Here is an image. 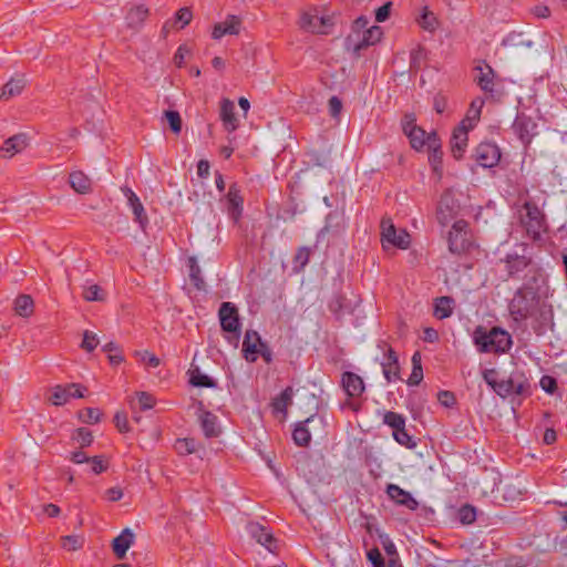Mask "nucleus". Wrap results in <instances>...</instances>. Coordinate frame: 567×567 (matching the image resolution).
Masks as SVG:
<instances>
[{"instance_id":"f257e3e1","label":"nucleus","mask_w":567,"mask_h":567,"mask_svg":"<svg viewBox=\"0 0 567 567\" xmlns=\"http://www.w3.org/2000/svg\"><path fill=\"white\" fill-rule=\"evenodd\" d=\"M474 344L477 347V350L483 353H505L512 347V337L511 334L498 328L494 327L491 330L478 326L473 333Z\"/></svg>"},{"instance_id":"f03ea898","label":"nucleus","mask_w":567,"mask_h":567,"mask_svg":"<svg viewBox=\"0 0 567 567\" xmlns=\"http://www.w3.org/2000/svg\"><path fill=\"white\" fill-rule=\"evenodd\" d=\"M532 289V284H524L508 305L509 313L516 321L529 318L538 303L539 297Z\"/></svg>"},{"instance_id":"7ed1b4c3","label":"nucleus","mask_w":567,"mask_h":567,"mask_svg":"<svg viewBox=\"0 0 567 567\" xmlns=\"http://www.w3.org/2000/svg\"><path fill=\"white\" fill-rule=\"evenodd\" d=\"M383 31L379 25L365 29L361 34H349L346 38L344 45L348 51H352L355 56L360 55L361 50L378 43L382 38Z\"/></svg>"},{"instance_id":"20e7f679","label":"nucleus","mask_w":567,"mask_h":567,"mask_svg":"<svg viewBox=\"0 0 567 567\" xmlns=\"http://www.w3.org/2000/svg\"><path fill=\"white\" fill-rule=\"evenodd\" d=\"M381 240L385 249L389 246L406 249L410 245V235L404 229L398 230L391 218L384 217L381 220Z\"/></svg>"},{"instance_id":"39448f33","label":"nucleus","mask_w":567,"mask_h":567,"mask_svg":"<svg viewBox=\"0 0 567 567\" xmlns=\"http://www.w3.org/2000/svg\"><path fill=\"white\" fill-rule=\"evenodd\" d=\"M218 317L220 327L224 331L230 333L237 343L240 337V322L237 307L229 301L220 305Z\"/></svg>"},{"instance_id":"423d86ee","label":"nucleus","mask_w":567,"mask_h":567,"mask_svg":"<svg viewBox=\"0 0 567 567\" xmlns=\"http://www.w3.org/2000/svg\"><path fill=\"white\" fill-rule=\"evenodd\" d=\"M299 25L302 30L311 33L328 34L333 25V21L332 18L319 16L317 10H312L301 14Z\"/></svg>"},{"instance_id":"0eeeda50","label":"nucleus","mask_w":567,"mask_h":567,"mask_svg":"<svg viewBox=\"0 0 567 567\" xmlns=\"http://www.w3.org/2000/svg\"><path fill=\"white\" fill-rule=\"evenodd\" d=\"M458 212L457 200L451 190H445L439 202L436 218L442 226L450 224Z\"/></svg>"},{"instance_id":"6e6552de","label":"nucleus","mask_w":567,"mask_h":567,"mask_svg":"<svg viewBox=\"0 0 567 567\" xmlns=\"http://www.w3.org/2000/svg\"><path fill=\"white\" fill-rule=\"evenodd\" d=\"M524 209L526 214L522 217V223L530 236L538 238L544 226V216L536 204L526 203Z\"/></svg>"},{"instance_id":"1a4fd4ad","label":"nucleus","mask_w":567,"mask_h":567,"mask_svg":"<svg viewBox=\"0 0 567 567\" xmlns=\"http://www.w3.org/2000/svg\"><path fill=\"white\" fill-rule=\"evenodd\" d=\"M313 424H319L321 426L323 424V419L317 414H312L305 421L298 422L295 425L292 431V440L296 445L300 447L309 446L311 442L310 425Z\"/></svg>"},{"instance_id":"9d476101","label":"nucleus","mask_w":567,"mask_h":567,"mask_svg":"<svg viewBox=\"0 0 567 567\" xmlns=\"http://www.w3.org/2000/svg\"><path fill=\"white\" fill-rule=\"evenodd\" d=\"M512 128L525 145L529 144L532 138L537 134L536 122L525 113L517 114Z\"/></svg>"},{"instance_id":"9b49d317","label":"nucleus","mask_w":567,"mask_h":567,"mask_svg":"<svg viewBox=\"0 0 567 567\" xmlns=\"http://www.w3.org/2000/svg\"><path fill=\"white\" fill-rule=\"evenodd\" d=\"M475 159L484 168H491L501 159L499 148L492 143H481L475 150Z\"/></svg>"},{"instance_id":"f8f14e48","label":"nucleus","mask_w":567,"mask_h":567,"mask_svg":"<svg viewBox=\"0 0 567 567\" xmlns=\"http://www.w3.org/2000/svg\"><path fill=\"white\" fill-rule=\"evenodd\" d=\"M121 190L127 199V205L132 209L134 220L140 225L142 230H145L148 225V217L138 196L128 186H123Z\"/></svg>"},{"instance_id":"ddd939ff","label":"nucleus","mask_w":567,"mask_h":567,"mask_svg":"<svg viewBox=\"0 0 567 567\" xmlns=\"http://www.w3.org/2000/svg\"><path fill=\"white\" fill-rule=\"evenodd\" d=\"M471 128L465 121H462L457 127L454 128L451 137V152L455 159H461L467 145V133Z\"/></svg>"},{"instance_id":"4468645a","label":"nucleus","mask_w":567,"mask_h":567,"mask_svg":"<svg viewBox=\"0 0 567 567\" xmlns=\"http://www.w3.org/2000/svg\"><path fill=\"white\" fill-rule=\"evenodd\" d=\"M504 381L506 382L507 389L509 390L511 394H517L523 396L530 394V383L524 372L514 371Z\"/></svg>"},{"instance_id":"2eb2a0df","label":"nucleus","mask_w":567,"mask_h":567,"mask_svg":"<svg viewBox=\"0 0 567 567\" xmlns=\"http://www.w3.org/2000/svg\"><path fill=\"white\" fill-rule=\"evenodd\" d=\"M202 408L203 404L199 403L198 421L204 435L207 439L217 437L220 434V426L218 424L217 416L209 411L203 410Z\"/></svg>"},{"instance_id":"dca6fc26","label":"nucleus","mask_w":567,"mask_h":567,"mask_svg":"<svg viewBox=\"0 0 567 567\" xmlns=\"http://www.w3.org/2000/svg\"><path fill=\"white\" fill-rule=\"evenodd\" d=\"M523 254L517 251L509 252L504 258L506 270L511 277H514L525 270L530 265V258L525 255L526 248H522Z\"/></svg>"},{"instance_id":"f3484780","label":"nucleus","mask_w":567,"mask_h":567,"mask_svg":"<svg viewBox=\"0 0 567 567\" xmlns=\"http://www.w3.org/2000/svg\"><path fill=\"white\" fill-rule=\"evenodd\" d=\"M386 494L396 504L404 506L409 509L415 511L419 506L417 501L411 495V493L404 491L399 485L389 484L386 486Z\"/></svg>"},{"instance_id":"a211bd4d","label":"nucleus","mask_w":567,"mask_h":567,"mask_svg":"<svg viewBox=\"0 0 567 567\" xmlns=\"http://www.w3.org/2000/svg\"><path fill=\"white\" fill-rule=\"evenodd\" d=\"M241 20L237 16H228L225 21L214 25L212 37L219 40L226 34L236 35L240 31Z\"/></svg>"},{"instance_id":"6ab92c4d","label":"nucleus","mask_w":567,"mask_h":567,"mask_svg":"<svg viewBox=\"0 0 567 567\" xmlns=\"http://www.w3.org/2000/svg\"><path fill=\"white\" fill-rule=\"evenodd\" d=\"M261 339L257 331L247 330L243 341L244 358L248 362H255L258 354V346L260 347Z\"/></svg>"},{"instance_id":"aec40b11","label":"nucleus","mask_w":567,"mask_h":567,"mask_svg":"<svg viewBox=\"0 0 567 567\" xmlns=\"http://www.w3.org/2000/svg\"><path fill=\"white\" fill-rule=\"evenodd\" d=\"M27 145V135L22 133L16 134L4 141L3 145L0 147V155L3 158H11L17 153L22 152Z\"/></svg>"},{"instance_id":"412c9836","label":"nucleus","mask_w":567,"mask_h":567,"mask_svg":"<svg viewBox=\"0 0 567 567\" xmlns=\"http://www.w3.org/2000/svg\"><path fill=\"white\" fill-rule=\"evenodd\" d=\"M219 117L226 131L234 132L238 125V118L235 115V104L229 99H223L220 102Z\"/></svg>"},{"instance_id":"4be33fe9","label":"nucleus","mask_w":567,"mask_h":567,"mask_svg":"<svg viewBox=\"0 0 567 567\" xmlns=\"http://www.w3.org/2000/svg\"><path fill=\"white\" fill-rule=\"evenodd\" d=\"M383 375L388 382L400 379L399 357L390 347L385 352V360L382 362Z\"/></svg>"},{"instance_id":"5701e85b","label":"nucleus","mask_w":567,"mask_h":567,"mask_svg":"<svg viewBox=\"0 0 567 567\" xmlns=\"http://www.w3.org/2000/svg\"><path fill=\"white\" fill-rule=\"evenodd\" d=\"M341 383L346 393L351 398L360 396L365 389L362 378L349 371L342 374Z\"/></svg>"},{"instance_id":"b1692460","label":"nucleus","mask_w":567,"mask_h":567,"mask_svg":"<svg viewBox=\"0 0 567 567\" xmlns=\"http://www.w3.org/2000/svg\"><path fill=\"white\" fill-rule=\"evenodd\" d=\"M134 540V534L130 528H125L122 533L114 538L112 547L115 556L118 559H123L126 555V551L131 547Z\"/></svg>"},{"instance_id":"393cba45","label":"nucleus","mask_w":567,"mask_h":567,"mask_svg":"<svg viewBox=\"0 0 567 567\" xmlns=\"http://www.w3.org/2000/svg\"><path fill=\"white\" fill-rule=\"evenodd\" d=\"M249 534L252 538L257 540L260 545L265 546L270 553H274V544L276 539L274 536L260 524L255 523L248 526Z\"/></svg>"},{"instance_id":"a878e982","label":"nucleus","mask_w":567,"mask_h":567,"mask_svg":"<svg viewBox=\"0 0 567 567\" xmlns=\"http://www.w3.org/2000/svg\"><path fill=\"white\" fill-rule=\"evenodd\" d=\"M25 84H27V80L23 75L10 79L2 86L0 99L7 101L11 97L20 95L22 93Z\"/></svg>"},{"instance_id":"bb28decb","label":"nucleus","mask_w":567,"mask_h":567,"mask_svg":"<svg viewBox=\"0 0 567 567\" xmlns=\"http://www.w3.org/2000/svg\"><path fill=\"white\" fill-rule=\"evenodd\" d=\"M227 200H228V209L230 217L237 221L241 215L243 210V197L239 194V189L237 188L236 184H233L227 194Z\"/></svg>"},{"instance_id":"cd10ccee","label":"nucleus","mask_w":567,"mask_h":567,"mask_svg":"<svg viewBox=\"0 0 567 567\" xmlns=\"http://www.w3.org/2000/svg\"><path fill=\"white\" fill-rule=\"evenodd\" d=\"M475 70L477 71V74L475 75L474 81L483 91L492 93L494 86L493 69L489 65L485 64L484 66H476Z\"/></svg>"},{"instance_id":"c85d7f7f","label":"nucleus","mask_w":567,"mask_h":567,"mask_svg":"<svg viewBox=\"0 0 567 567\" xmlns=\"http://www.w3.org/2000/svg\"><path fill=\"white\" fill-rule=\"evenodd\" d=\"M147 17L148 9L145 6H134L130 9V11L126 14L127 27L134 30H138L143 25Z\"/></svg>"},{"instance_id":"c756f323","label":"nucleus","mask_w":567,"mask_h":567,"mask_svg":"<svg viewBox=\"0 0 567 567\" xmlns=\"http://www.w3.org/2000/svg\"><path fill=\"white\" fill-rule=\"evenodd\" d=\"M16 315L22 318H29L34 311V301L30 295L21 293L13 301Z\"/></svg>"},{"instance_id":"7c9ffc66","label":"nucleus","mask_w":567,"mask_h":567,"mask_svg":"<svg viewBox=\"0 0 567 567\" xmlns=\"http://www.w3.org/2000/svg\"><path fill=\"white\" fill-rule=\"evenodd\" d=\"M69 184L79 194H87L91 192L92 182L81 171H75L70 174Z\"/></svg>"},{"instance_id":"2f4dec72","label":"nucleus","mask_w":567,"mask_h":567,"mask_svg":"<svg viewBox=\"0 0 567 567\" xmlns=\"http://www.w3.org/2000/svg\"><path fill=\"white\" fill-rule=\"evenodd\" d=\"M78 386V383H70L66 386L55 385L51 389L49 401L56 406L65 404L71 398V390Z\"/></svg>"},{"instance_id":"473e14b6","label":"nucleus","mask_w":567,"mask_h":567,"mask_svg":"<svg viewBox=\"0 0 567 567\" xmlns=\"http://www.w3.org/2000/svg\"><path fill=\"white\" fill-rule=\"evenodd\" d=\"M293 390L291 386L286 388L277 398L271 402L272 411L276 413L287 414V409L292 404Z\"/></svg>"},{"instance_id":"72a5a7b5","label":"nucleus","mask_w":567,"mask_h":567,"mask_svg":"<svg viewBox=\"0 0 567 567\" xmlns=\"http://www.w3.org/2000/svg\"><path fill=\"white\" fill-rule=\"evenodd\" d=\"M524 284H532V291L539 297L543 287L546 285V275L539 268H530L525 277Z\"/></svg>"},{"instance_id":"f704fd0d","label":"nucleus","mask_w":567,"mask_h":567,"mask_svg":"<svg viewBox=\"0 0 567 567\" xmlns=\"http://www.w3.org/2000/svg\"><path fill=\"white\" fill-rule=\"evenodd\" d=\"M189 382L193 386L197 388H215L216 382L208 375L202 373L198 367L189 369Z\"/></svg>"},{"instance_id":"c9c22d12","label":"nucleus","mask_w":567,"mask_h":567,"mask_svg":"<svg viewBox=\"0 0 567 567\" xmlns=\"http://www.w3.org/2000/svg\"><path fill=\"white\" fill-rule=\"evenodd\" d=\"M174 449L179 455H189L198 452L200 444L193 437H184L176 440Z\"/></svg>"},{"instance_id":"e433bc0d","label":"nucleus","mask_w":567,"mask_h":567,"mask_svg":"<svg viewBox=\"0 0 567 567\" xmlns=\"http://www.w3.org/2000/svg\"><path fill=\"white\" fill-rule=\"evenodd\" d=\"M411 361H412V372L408 380V384L413 386V385H419L421 383V381L423 380L421 353L419 351L414 352Z\"/></svg>"},{"instance_id":"4c0bfd02","label":"nucleus","mask_w":567,"mask_h":567,"mask_svg":"<svg viewBox=\"0 0 567 567\" xmlns=\"http://www.w3.org/2000/svg\"><path fill=\"white\" fill-rule=\"evenodd\" d=\"M503 47H511V48H530L533 47V41L525 39V35L523 32H511L508 33L502 41Z\"/></svg>"},{"instance_id":"58836bf2","label":"nucleus","mask_w":567,"mask_h":567,"mask_svg":"<svg viewBox=\"0 0 567 567\" xmlns=\"http://www.w3.org/2000/svg\"><path fill=\"white\" fill-rule=\"evenodd\" d=\"M453 299L451 297L437 298L434 306V316L439 319L447 318L452 315Z\"/></svg>"},{"instance_id":"ea45409f","label":"nucleus","mask_w":567,"mask_h":567,"mask_svg":"<svg viewBox=\"0 0 567 567\" xmlns=\"http://www.w3.org/2000/svg\"><path fill=\"white\" fill-rule=\"evenodd\" d=\"M426 134L427 133L420 126L412 127L411 131H409V134H406V136L410 140L412 148H414L415 151L422 150L423 146L425 145Z\"/></svg>"},{"instance_id":"a19ab883","label":"nucleus","mask_w":567,"mask_h":567,"mask_svg":"<svg viewBox=\"0 0 567 567\" xmlns=\"http://www.w3.org/2000/svg\"><path fill=\"white\" fill-rule=\"evenodd\" d=\"M483 105H484L483 99L477 97L472 101L470 110H468V114H467L466 118L463 120V121H465V124H467L470 127L474 126V124L480 120V115H481Z\"/></svg>"},{"instance_id":"79ce46f5","label":"nucleus","mask_w":567,"mask_h":567,"mask_svg":"<svg viewBox=\"0 0 567 567\" xmlns=\"http://www.w3.org/2000/svg\"><path fill=\"white\" fill-rule=\"evenodd\" d=\"M417 22L421 28L430 32L435 31L439 27V20L436 16L432 11L427 10V8H424L423 13L419 18Z\"/></svg>"},{"instance_id":"37998d69","label":"nucleus","mask_w":567,"mask_h":567,"mask_svg":"<svg viewBox=\"0 0 567 567\" xmlns=\"http://www.w3.org/2000/svg\"><path fill=\"white\" fill-rule=\"evenodd\" d=\"M383 423L390 426L394 432L405 426V417L396 412L386 411L383 414Z\"/></svg>"},{"instance_id":"c03bdc74","label":"nucleus","mask_w":567,"mask_h":567,"mask_svg":"<svg viewBox=\"0 0 567 567\" xmlns=\"http://www.w3.org/2000/svg\"><path fill=\"white\" fill-rule=\"evenodd\" d=\"M188 267L190 280L197 289H202L204 287V280L200 276V267L198 266L195 257L188 258Z\"/></svg>"},{"instance_id":"a18cd8bd","label":"nucleus","mask_w":567,"mask_h":567,"mask_svg":"<svg viewBox=\"0 0 567 567\" xmlns=\"http://www.w3.org/2000/svg\"><path fill=\"white\" fill-rule=\"evenodd\" d=\"M449 249L453 254H461L466 248V241L467 239L465 236L456 237V233L450 231L449 233Z\"/></svg>"},{"instance_id":"49530a36","label":"nucleus","mask_w":567,"mask_h":567,"mask_svg":"<svg viewBox=\"0 0 567 567\" xmlns=\"http://www.w3.org/2000/svg\"><path fill=\"white\" fill-rule=\"evenodd\" d=\"M457 516L463 525H470L476 519V508L470 504L463 505L458 509Z\"/></svg>"},{"instance_id":"de8ad7c7","label":"nucleus","mask_w":567,"mask_h":567,"mask_svg":"<svg viewBox=\"0 0 567 567\" xmlns=\"http://www.w3.org/2000/svg\"><path fill=\"white\" fill-rule=\"evenodd\" d=\"M102 413L99 409L94 408H85L84 410L79 412V419L83 423L94 424L100 422Z\"/></svg>"},{"instance_id":"09e8293b","label":"nucleus","mask_w":567,"mask_h":567,"mask_svg":"<svg viewBox=\"0 0 567 567\" xmlns=\"http://www.w3.org/2000/svg\"><path fill=\"white\" fill-rule=\"evenodd\" d=\"M83 298L86 301H103L105 299V295L100 286L91 285L89 287H84Z\"/></svg>"},{"instance_id":"8fccbe9b","label":"nucleus","mask_w":567,"mask_h":567,"mask_svg":"<svg viewBox=\"0 0 567 567\" xmlns=\"http://www.w3.org/2000/svg\"><path fill=\"white\" fill-rule=\"evenodd\" d=\"M310 258V250L307 247H300L293 258V268L295 270H301L308 262Z\"/></svg>"},{"instance_id":"3c124183","label":"nucleus","mask_w":567,"mask_h":567,"mask_svg":"<svg viewBox=\"0 0 567 567\" xmlns=\"http://www.w3.org/2000/svg\"><path fill=\"white\" fill-rule=\"evenodd\" d=\"M393 437L399 444L406 446L409 449L414 447L416 445L413 437L408 434L405 426L394 431Z\"/></svg>"},{"instance_id":"603ef678","label":"nucleus","mask_w":567,"mask_h":567,"mask_svg":"<svg viewBox=\"0 0 567 567\" xmlns=\"http://www.w3.org/2000/svg\"><path fill=\"white\" fill-rule=\"evenodd\" d=\"M73 440H75L81 447L90 446L93 442V434L90 430L80 427L75 431Z\"/></svg>"},{"instance_id":"864d4df0","label":"nucleus","mask_w":567,"mask_h":567,"mask_svg":"<svg viewBox=\"0 0 567 567\" xmlns=\"http://www.w3.org/2000/svg\"><path fill=\"white\" fill-rule=\"evenodd\" d=\"M84 538L79 535H68L62 537V546L68 550H78L82 548Z\"/></svg>"},{"instance_id":"5fc2aeb1","label":"nucleus","mask_w":567,"mask_h":567,"mask_svg":"<svg viewBox=\"0 0 567 567\" xmlns=\"http://www.w3.org/2000/svg\"><path fill=\"white\" fill-rule=\"evenodd\" d=\"M165 117L167 118L169 123L171 130L178 134L182 131V118L177 111H166Z\"/></svg>"},{"instance_id":"6e6d98bb","label":"nucleus","mask_w":567,"mask_h":567,"mask_svg":"<svg viewBox=\"0 0 567 567\" xmlns=\"http://www.w3.org/2000/svg\"><path fill=\"white\" fill-rule=\"evenodd\" d=\"M97 344H99L97 336L91 331H85L83 334L81 348L87 352H91L97 347Z\"/></svg>"},{"instance_id":"4d7b16f0","label":"nucleus","mask_w":567,"mask_h":567,"mask_svg":"<svg viewBox=\"0 0 567 567\" xmlns=\"http://www.w3.org/2000/svg\"><path fill=\"white\" fill-rule=\"evenodd\" d=\"M137 398L141 411L151 410L155 404L154 396L147 392L137 393Z\"/></svg>"},{"instance_id":"13d9d810","label":"nucleus","mask_w":567,"mask_h":567,"mask_svg":"<svg viewBox=\"0 0 567 567\" xmlns=\"http://www.w3.org/2000/svg\"><path fill=\"white\" fill-rule=\"evenodd\" d=\"M135 354H136V357L140 358V360L142 362L146 363L147 365H150L152 368H156L161 363L159 359L155 354H153L148 351H143V352L136 351Z\"/></svg>"},{"instance_id":"bf43d9fd","label":"nucleus","mask_w":567,"mask_h":567,"mask_svg":"<svg viewBox=\"0 0 567 567\" xmlns=\"http://www.w3.org/2000/svg\"><path fill=\"white\" fill-rule=\"evenodd\" d=\"M540 388L549 394H553L557 389V381L550 375H543L539 381Z\"/></svg>"},{"instance_id":"052dcab7","label":"nucleus","mask_w":567,"mask_h":567,"mask_svg":"<svg viewBox=\"0 0 567 567\" xmlns=\"http://www.w3.org/2000/svg\"><path fill=\"white\" fill-rule=\"evenodd\" d=\"M193 13L189 8L184 7L176 12V22H181V29L189 24Z\"/></svg>"},{"instance_id":"680f3d73","label":"nucleus","mask_w":567,"mask_h":567,"mask_svg":"<svg viewBox=\"0 0 567 567\" xmlns=\"http://www.w3.org/2000/svg\"><path fill=\"white\" fill-rule=\"evenodd\" d=\"M368 559L371 561L373 567H384V559L378 548H373L368 551Z\"/></svg>"},{"instance_id":"e2e57ef3","label":"nucleus","mask_w":567,"mask_h":567,"mask_svg":"<svg viewBox=\"0 0 567 567\" xmlns=\"http://www.w3.org/2000/svg\"><path fill=\"white\" fill-rule=\"evenodd\" d=\"M391 7L392 2L389 1L381 6L380 8H378L375 11V20L378 22H384L385 20H388L390 17Z\"/></svg>"},{"instance_id":"0e129e2a","label":"nucleus","mask_w":567,"mask_h":567,"mask_svg":"<svg viewBox=\"0 0 567 567\" xmlns=\"http://www.w3.org/2000/svg\"><path fill=\"white\" fill-rule=\"evenodd\" d=\"M342 110V102L337 96H331L329 100V113L332 117L337 118Z\"/></svg>"},{"instance_id":"69168bd1","label":"nucleus","mask_w":567,"mask_h":567,"mask_svg":"<svg viewBox=\"0 0 567 567\" xmlns=\"http://www.w3.org/2000/svg\"><path fill=\"white\" fill-rule=\"evenodd\" d=\"M89 463H91V470L94 474H100L107 468V465L103 462L102 456L91 457Z\"/></svg>"},{"instance_id":"338daca9","label":"nucleus","mask_w":567,"mask_h":567,"mask_svg":"<svg viewBox=\"0 0 567 567\" xmlns=\"http://www.w3.org/2000/svg\"><path fill=\"white\" fill-rule=\"evenodd\" d=\"M114 423L120 432L128 431L127 416L124 412H116V414L114 415Z\"/></svg>"},{"instance_id":"774afa93","label":"nucleus","mask_w":567,"mask_h":567,"mask_svg":"<svg viewBox=\"0 0 567 567\" xmlns=\"http://www.w3.org/2000/svg\"><path fill=\"white\" fill-rule=\"evenodd\" d=\"M368 24H369V19L367 17H364V16L359 17L353 22L352 31L350 34H357V32H359L361 34V32H363L365 29H368Z\"/></svg>"}]
</instances>
